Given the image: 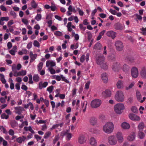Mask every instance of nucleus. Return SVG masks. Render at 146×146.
I'll use <instances>...</instances> for the list:
<instances>
[{"label":"nucleus","instance_id":"nucleus-63","mask_svg":"<svg viewBox=\"0 0 146 146\" xmlns=\"http://www.w3.org/2000/svg\"><path fill=\"white\" fill-rule=\"evenodd\" d=\"M7 46L8 49H9L11 48L12 46V43L10 42H9L7 43Z\"/></svg>","mask_w":146,"mask_h":146},{"label":"nucleus","instance_id":"nucleus-24","mask_svg":"<svg viewBox=\"0 0 146 146\" xmlns=\"http://www.w3.org/2000/svg\"><path fill=\"white\" fill-rule=\"evenodd\" d=\"M134 58L132 57L127 56L125 58V60L129 63H132L133 62Z\"/></svg>","mask_w":146,"mask_h":146},{"label":"nucleus","instance_id":"nucleus-50","mask_svg":"<svg viewBox=\"0 0 146 146\" xmlns=\"http://www.w3.org/2000/svg\"><path fill=\"white\" fill-rule=\"evenodd\" d=\"M134 84L133 82H132L130 84L128 87H126V90H128L131 88L133 86Z\"/></svg>","mask_w":146,"mask_h":146},{"label":"nucleus","instance_id":"nucleus-14","mask_svg":"<svg viewBox=\"0 0 146 146\" xmlns=\"http://www.w3.org/2000/svg\"><path fill=\"white\" fill-rule=\"evenodd\" d=\"M78 141L80 144L84 143L86 142L84 136L82 135H80L78 138Z\"/></svg>","mask_w":146,"mask_h":146},{"label":"nucleus","instance_id":"nucleus-48","mask_svg":"<svg viewBox=\"0 0 146 146\" xmlns=\"http://www.w3.org/2000/svg\"><path fill=\"white\" fill-rule=\"evenodd\" d=\"M15 109L16 110L19 111H22L24 110V109L23 107L20 106L15 107Z\"/></svg>","mask_w":146,"mask_h":146},{"label":"nucleus","instance_id":"nucleus-62","mask_svg":"<svg viewBox=\"0 0 146 146\" xmlns=\"http://www.w3.org/2000/svg\"><path fill=\"white\" fill-rule=\"evenodd\" d=\"M22 22L26 25H27L28 23V21L27 19H23L22 20Z\"/></svg>","mask_w":146,"mask_h":146},{"label":"nucleus","instance_id":"nucleus-61","mask_svg":"<svg viewBox=\"0 0 146 146\" xmlns=\"http://www.w3.org/2000/svg\"><path fill=\"white\" fill-rule=\"evenodd\" d=\"M21 89L25 91H26L28 89V88L25 85H23L21 86Z\"/></svg>","mask_w":146,"mask_h":146},{"label":"nucleus","instance_id":"nucleus-17","mask_svg":"<svg viewBox=\"0 0 146 146\" xmlns=\"http://www.w3.org/2000/svg\"><path fill=\"white\" fill-rule=\"evenodd\" d=\"M101 78L104 82L106 83L108 82L107 74L106 73H104L102 74Z\"/></svg>","mask_w":146,"mask_h":146},{"label":"nucleus","instance_id":"nucleus-20","mask_svg":"<svg viewBox=\"0 0 146 146\" xmlns=\"http://www.w3.org/2000/svg\"><path fill=\"white\" fill-rule=\"evenodd\" d=\"M26 139V137L24 136L19 137L16 139V141L20 143H21L23 141L24 142Z\"/></svg>","mask_w":146,"mask_h":146},{"label":"nucleus","instance_id":"nucleus-2","mask_svg":"<svg viewBox=\"0 0 146 146\" xmlns=\"http://www.w3.org/2000/svg\"><path fill=\"white\" fill-rule=\"evenodd\" d=\"M114 125L111 122L106 123L103 127L104 131L106 133H111L113 129Z\"/></svg>","mask_w":146,"mask_h":146},{"label":"nucleus","instance_id":"nucleus-57","mask_svg":"<svg viewBox=\"0 0 146 146\" xmlns=\"http://www.w3.org/2000/svg\"><path fill=\"white\" fill-rule=\"evenodd\" d=\"M13 24V20H11L9 21L7 23V26L9 27H10Z\"/></svg>","mask_w":146,"mask_h":146},{"label":"nucleus","instance_id":"nucleus-33","mask_svg":"<svg viewBox=\"0 0 146 146\" xmlns=\"http://www.w3.org/2000/svg\"><path fill=\"white\" fill-rule=\"evenodd\" d=\"M40 80V78L38 74H35L33 76V80L36 82H38Z\"/></svg>","mask_w":146,"mask_h":146},{"label":"nucleus","instance_id":"nucleus-36","mask_svg":"<svg viewBox=\"0 0 146 146\" xmlns=\"http://www.w3.org/2000/svg\"><path fill=\"white\" fill-rule=\"evenodd\" d=\"M86 33L88 34V39L89 41H90V40L92 38V33L89 31L87 32Z\"/></svg>","mask_w":146,"mask_h":146},{"label":"nucleus","instance_id":"nucleus-11","mask_svg":"<svg viewBox=\"0 0 146 146\" xmlns=\"http://www.w3.org/2000/svg\"><path fill=\"white\" fill-rule=\"evenodd\" d=\"M129 117L131 119L134 121H139L140 120V118L139 116L133 113L130 114L129 115Z\"/></svg>","mask_w":146,"mask_h":146},{"label":"nucleus","instance_id":"nucleus-30","mask_svg":"<svg viewBox=\"0 0 146 146\" xmlns=\"http://www.w3.org/2000/svg\"><path fill=\"white\" fill-rule=\"evenodd\" d=\"M101 65V67L104 69L107 70L108 68L107 63L105 62L103 63Z\"/></svg>","mask_w":146,"mask_h":146},{"label":"nucleus","instance_id":"nucleus-15","mask_svg":"<svg viewBox=\"0 0 146 146\" xmlns=\"http://www.w3.org/2000/svg\"><path fill=\"white\" fill-rule=\"evenodd\" d=\"M90 144L92 146H97V143L96 140L94 137L90 138L89 140Z\"/></svg>","mask_w":146,"mask_h":146},{"label":"nucleus","instance_id":"nucleus-13","mask_svg":"<svg viewBox=\"0 0 146 146\" xmlns=\"http://www.w3.org/2000/svg\"><path fill=\"white\" fill-rule=\"evenodd\" d=\"M141 77L143 79L146 78V69L145 67H143L140 72Z\"/></svg>","mask_w":146,"mask_h":146},{"label":"nucleus","instance_id":"nucleus-38","mask_svg":"<svg viewBox=\"0 0 146 146\" xmlns=\"http://www.w3.org/2000/svg\"><path fill=\"white\" fill-rule=\"evenodd\" d=\"M10 124L11 126L13 127H14L17 126V123L14 120L11 122Z\"/></svg>","mask_w":146,"mask_h":146},{"label":"nucleus","instance_id":"nucleus-21","mask_svg":"<svg viewBox=\"0 0 146 146\" xmlns=\"http://www.w3.org/2000/svg\"><path fill=\"white\" fill-rule=\"evenodd\" d=\"M121 126L123 128L125 129H128L130 127L129 124L126 122L123 123L121 124Z\"/></svg>","mask_w":146,"mask_h":146},{"label":"nucleus","instance_id":"nucleus-47","mask_svg":"<svg viewBox=\"0 0 146 146\" xmlns=\"http://www.w3.org/2000/svg\"><path fill=\"white\" fill-rule=\"evenodd\" d=\"M43 65V63L42 62H41L39 63L38 68V71H40L42 69Z\"/></svg>","mask_w":146,"mask_h":146},{"label":"nucleus","instance_id":"nucleus-1","mask_svg":"<svg viewBox=\"0 0 146 146\" xmlns=\"http://www.w3.org/2000/svg\"><path fill=\"white\" fill-rule=\"evenodd\" d=\"M110 59L113 62L112 68L114 71H117L121 68L122 66L121 64L118 61H115V56L112 54L110 56Z\"/></svg>","mask_w":146,"mask_h":146},{"label":"nucleus","instance_id":"nucleus-35","mask_svg":"<svg viewBox=\"0 0 146 146\" xmlns=\"http://www.w3.org/2000/svg\"><path fill=\"white\" fill-rule=\"evenodd\" d=\"M136 94L137 99L139 101L141 100V97L140 92L138 91H136Z\"/></svg>","mask_w":146,"mask_h":146},{"label":"nucleus","instance_id":"nucleus-52","mask_svg":"<svg viewBox=\"0 0 146 146\" xmlns=\"http://www.w3.org/2000/svg\"><path fill=\"white\" fill-rule=\"evenodd\" d=\"M1 20L2 21H7L9 20V17H1Z\"/></svg>","mask_w":146,"mask_h":146},{"label":"nucleus","instance_id":"nucleus-5","mask_svg":"<svg viewBox=\"0 0 146 146\" xmlns=\"http://www.w3.org/2000/svg\"><path fill=\"white\" fill-rule=\"evenodd\" d=\"M101 104V100L97 99L92 101L91 103V106L92 108H96L99 107Z\"/></svg>","mask_w":146,"mask_h":146},{"label":"nucleus","instance_id":"nucleus-51","mask_svg":"<svg viewBox=\"0 0 146 146\" xmlns=\"http://www.w3.org/2000/svg\"><path fill=\"white\" fill-rule=\"evenodd\" d=\"M127 103L129 104H131L133 102V99L132 97H130L128 98L127 100Z\"/></svg>","mask_w":146,"mask_h":146},{"label":"nucleus","instance_id":"nucleus-18","mask_svg":"<svg viewBox=\"0 0 146 146\" xmlns=\"http://www.w3.org/2000/svg\"><path fill=\"white\" fill-rule=\"evenodd\" d=\"M102 94L104 97H109L110 96L111 93L110 90H107L103 92Z\"/></svg>","mask_w":146,"mask_h":146},{"label":"nucleus","instance_id":"nucleus-7","mask_svg":"<svg viewBox=\"0 0 146 146\" xmlns=\"http://www.w3.org/2000/svg\"><path fill=\"white\" fill-rule=\"evenodd\" d=\"M131 76L133 77L136 78L138 77L139 73L137 68L135 67H133L131 70Z\"/></svg>","mask_w":146,"mask_h":146},{"label":"nucleus","instance_id":"nucleus-42","mask_svg":"<svg viewBox=\"0 0 146 146\" xmlns=\"http://www.w3.org/2000/svg\"><path fill=\"white\" fill-rule=\"evenodd\" d=\"M9 115H6L5 113H3L1 114V118L2 119H7L9 118Z\"/></svg>","mask_w":146,"mask_h":146},{"label":"nucleus","instance_id":"nucleus-32","mask_svg":"<svg viewBox=\"0 0 146 146\" xmlns=\"http://www.w3.org/2000/svg\"><path fill=\"white\" fill-rule=\"evenodd\" d=\"M138 135L140 139H143L145 136V134L143 132L140 131L138 132Z\"/></svg>","mask_w":146,"mask_h":146},{"label":"nucleus","instance_id":"nucleus-3","mask_svg":"<svg viewBox=\"0 0 146 146\" xmlns=\"http://www.w3.org/2000/svg\"><path fill=\"white\" fill-rule=\"evenodd\" d=\"M114 98L115 100L120 102H123L125 98L123 93L121 91L117 92Z\"/></svg>","mask_w":146,"mask_h":146},{"label":"nucleus","instance_id":"nucleus-25","mask_svg":"<svg viewBox=\"0 0 146 146\" xmlns=\"http://www.w3.org/2000/svg\"><path fill=\"white\" fill-rule=\"evenodd\" d=\"M101 47L102 45L100 43L98 42L94 46V49L100 50Z\"/></svg>","mask_w":146,"mask_h":146},{"label":"nucleus","instance_id":"nucleus-39","mask_svg":"<svg viewBox=\"0 0 146 146\" xmlns=\"http://www.w3.org/2000/svg\"><path fill=\"white\" fill-rule=\"evenodd\" d=\"M37 54H35L33 55L32 56L30 57L31 58V60L30 62H33L36 59L37 57Z\"/></svg>","mask_w":146,"mask_h":146},{"label":"nucleus","instance_id":"nucleus-40","mask_svg":"<svg viewBox=\"0 0 146 146\" xmlns=\"http://www.w3.org/2000/svg\"><path fill=\"white\" fill-rule=\"evenodd\" d=\"M35 19L37 21H38L41 19V15L40 14H38L35 17Z\"/></svg>","mask_w":146,"mask_h":146},{"label":"nucleus","instance_id":"nucleus-60","mask_svg":"<svg viewBox=\"0 0 146 146\" xmlns=\"http://www.w3.org/2000/svg\"><path fill=\"white\" fill-rule=\"evenodd\" d=\"M49 71L51 74H53L55 73L56 71L55 70L52 68L49 69Z\"/></svg>","mask_w":146,"mask_h":146},{"label":"nucleus","instance_id":"nucleus-31","mask_svg":"<svg viewBox=\"0 0 146 146\" xmlns=\"http://www.w3.org/2000/svg\"><path fill=\"white\" fill-rule=\"evenodd\" d=\"M69 129H66V131H62L60 133V136L63 137L65 135H67L68 133L69 132Z\"/></svg>","mask_w":146,"mask_h":146},{"label":"nucleus","instance_id":"nucleus-55","mask_svg":"<svg viewBox=\"0 0 146 146\" xmlns=\"http://www.w3.org/2000/svg\"><path fill=\"white\" fill-rule=\"evenodd\" d=\"M109 11L113 15H115L116 13V11L115 10H113L112 9H110Z\"/></svg>","mask_w":146,"mask_h":146},{"label":"nucleus","instance_id":"nucleus-28","mask_svg":"<svg viewBox=\"0 0 146 146\" xmlns=\"http://www.w3.org/2000/svg\"><path fill=\"white\" fill-rule=\"evenodd\" d=\"M117 86L118 88H121L123 86V82L121 80H119L117 83Z\"/></svg>","mask_w":146,"mask_h":146},{"label":"nucleus","instance_id":"nucleus-56","mask_svg":"<svg viewBox=\"0 0 146 146\" xmlns=\"http://www.w3.org/2000/svg\"><path fill=\"white\" fill-rule=\"evenodd\" d=\"M32 42H31L29 43L27 46V48L29 49L31 48L32 46Z\"/></svg>","mask_w":146,"mask_h":146},{"label":"nucleus","instance_id":"nucleus-4","mask_svg":"<svg viewBox=\"0 0 146 146\" xmlns=\"http://www.w3.org/2000/svg\"><path fill=\"white\" fill-rule=\"evenodd\" d=\"M114 111L118 114H120L123 112V110L125 109V107L123 104L119 103L114 106Z\"/></svg>","mask_w":146,"mask_h":146},{"label":"nucleus","instance_id":"nucleus-8","mask_svg":"<svg viewBox=\"0 0 146 146\" xmlns=\"http://www.w3.org/2000/svg\"><path fill=\"white\" fill-rule=\"evenodd\" d=\"M115 46L117 50L121 51L123 50V46L122 42L121 41H117L115 43Z\"/></svg>","mask_w":146,"mask_h":146},{"label":"nucleus","instance_id":"nucleus-46","mask_svg":"<svg viewBox=\"0 0 146 146\" xmlns=\"http://www.w3.org/2000/svg\"><path fill=\"white\" fill-rule=\"evenodd\" d=\"M131 111L132 112L135 113H137V108L135 106H133L131 108Z\"/></svg>","mask_w":146,"mask_h":146},{"label":"nucleus","instance_id":"nucleus-6","mask_svg":"<svg viewBox=\"0 0 146 146\" xmlns=\"http://www.w3.org/2000/svg\"><path fill=\"white\" fill-rule=\"evenodd\" d=\"M105 57L102 54H98L96 58V62L98 64L101 65L104 62Z\"/></svg>","mask_w":146,"mask_h":146},{"label":"nucleus","instance_id":"nucleus-16","mask_svg":"<svg viewBox=\"0 0 146 146\" xmlns=\"http://www.w3.org/2000/svg\"><path fill=\"white\" fill-rule=\"evenodd\" d=\"M48 85V82H44L43 83L42 82H40L38 84V88L41 90L43 88H45Z\"/></svg>","mask_w":146,"mask_h":146},{"label":"nucleus","instance_id":"nucleus-19","mask_svg":"<svg viewBox=\"0 0 146 146\" xmlns=\"http://www.w3.org/2000/svg\"><path fill=\"white\" fill-rule=\"evenodd\" d=\"M117 136L118 141L119 142L121 143L123 141V138L122 133L121 132H117Z\"/></svg>","mask_w":146,"mask_h":146},{"label":"nucleus","instance_id":"nucleus-59","mask_svg":"<svg viewBox=\"0 0 146 146\" xmlns=\"http://www.w3.org/2000/svg\"><path fill=\"white\" fill-rule=\"evenodd\" d=\"M1 9L3 11H5L7 10L6 8L3 5H1L0 6Z\"/></svg>","mask_w":146,"mask_h":146},{"label":"nucleus","instance_id":"nucleus-9","mask_svg":"<svg viewBox=\"0 0 146 146\" xmlns=\"http://www.w3.org/2000/svg\"><path fill=\"white\" fill-rule=\"evenodd\" d=\"M108 139L109 143L111 145H115L117 143V141L114 137L112 135L108 137Z\"/></svg>","mask_w":146,"mask_h":146},{"label":"nucleus","instance_id":"nucleus-54","mask_svg":"<svg viewBox=\"0 0 146 146\" xmlns=\"http://www.w3.org/2000/svg\"><path fill=\"white\" fill-rule=\"evenodd\" d=\"M99 15L102 18H105L106 17V15L104 13H100L99 14Z\"/></svg>","mask_w":146,"mask_h":146},{"label":"nucleus","instance_id":"nucleus-41","mask_svg":"<svg viewBox=\"0 0 146 146\" xmlns=\"http://www.w3.org/2000/svg\"><path fill=\"white\" fill-rule=\"evenodd\" d=\"M53 86H51L47 88V90L50 93H51L53 91Z\"/></svg>","mask_w":146,"mask_h":146},{"label":"nucleus","instance_id":"nucleus-27","mask_svg":"<svg viewBox=\"0 0 146 146\" xmlns=\"http://www.w3.org/2000/svg\"><path fill=\"white\" fill-rule=\"evenodd\" d=\"M90 122L91 125H94L96 123V119L94 117H92L90 118Z\"/></svg>","mask_w":146,"mask_h":146},{"label":"nucleus","instance_id":"nucleus-49","mask_svg":"<svg viewBox=\"0 0 146 146\" xmlns=\"http://www.w3.org/2000/svg\"><path fill=\"white\" fill-rule=\"evenodd\" d=\"M59 138V135L55 136L54 139L53 140V142L54 144H55L56 142L58 141Z\"/></svg>","mask_w":146,"mask_h":146},{"label":"nucleus","instance_id":"nucleus-23","mask_svg":"<svg viewBox=\"0 0 146 146\" xmlns=\"http://www.w3.org/2000/svg\"><path fill=\"white\" fill-rule=\"evenodd\" d=\"M145 127V124L143 122H141L139 123L138 126V129L139 131H142Z\"/></svg>","mask_w":146,"mask_h":146},{"label":"nucleus","instance_id":"nucleus-37","mask_svg":"<svg viewBox=\"0 0 146 146\" xmlns=\"http://www.w3.org/2000/svg\"><path fill=\"white\" fill-rule=\"evenodd\" d=\"M51 132H50L48 131L45 133L44 137L45 139H47L51 135Z\"/></svg>","mask_w":146,"mask_h":146},{"label":"nucleus","instance_id":"nucleus-12","mask_svg":"<svg viewBox=\"0 0 146 146\" xmlns=\"http://www.w3.org/2000/svg\"><path fill=\"white\" fill-rule=\"evenodd\" d=\"M116 33L112 31H108L106 33L107 35L113 39L116 36Z\"/></svg>","mask_w":146,"mask_h":146},{"label":"nucleus","instance_id":"nucleus-43","mask_svg":"<svg viewBox=\"0 0 146 146\" xmlns=\"http://www.w3.org/2000/svg\"><path fill=\"white\" fill-rule=\"evenodd\" d=\"M54 34L55 35L59 36H62V32L58 31H55L54 33Z\"/></svg>","mask_w":146,"mask_h":146},{"label":"nucleus","instance_id":"nucleus-64","mask_svg":"<svg viewBox=\"0 0 146 146\" xmlns=\"http://www.w3.org/2000/svg\"><path fill=\"white\" fill-rule=\"evenodd\" d=\"M9 133L10 135H13L14 134V131L12 129H10L9 131Z\"/></svg>","mask_w":146,"mask_h":146},{"label":"nucleus","instance_id":"nucleus-45","mask_svg":"<svg viewBox=\"0 0 146 146\" xmlns=\"http://www.w3.org/2000/svg\"><path fill=\"white\" fill-rule=\"evenodd\" d=\"M33 45L37 47H39L40 46V44L39 42L36 40H34L33 43Z\"/></svg>","mask_w":146,"mask_h":146},{"label":"nucleus","instance_id":"nucleus-26","mask_svg":"<svg viewBox=\"0 0 146 146\" xmlns=\"http://www.w3.org/2000/svg\"><path fill=\"white\" fill-rule=\"evenodd\" d=\"M130 68L126 64H124L123 66V70L125 72H128L130 70Z\"/></svg>","mask_w":146,"mask_h":146},{"label":"nucleus","instance_id":"nucleus-22","mask_svg":"<svg viewBox=\"0 0 146 146\" xmlns=\"http://www.w3.org/2000/svg\"><path fill=\"white\" fill-rule=\"evenodd\" d=\"M135 136L134 133L132 132L130 135L128 136L127 137V139L129 141H132L135 139Z\"/></svg>","mask_w":146,"mask_h":146},{"label":"nucleus","instance_id":"nucleus-29","mask_svg":"<svg viewBox=\"0 0 146 146\" xmlns=\"http://www.w3.org/2000/svg\"><path fill=\"white\" fill-rule=\"evenodd\" d=\"M0 80L3 84H5L6 82V81L4 78V75L2 74H0Z\"/></svg>","mask_w":146,"mask_h":146},{"label":"nucleus","instance_id":"nucleus-58","mask_svg":"<svg viewBox=\"0 0 146 146\" xmlns=\"http://www.w3.org/2000/svg\"><path fill=\"white\" fill-rule=\"evenodd\" d=\"M0 101L2 104H5L6 102L5 99L3 97H1L0 98Z\"/></svg>","mask_w":146,"mask_h":146},{"label":"nucleus","instance_id":"nucleus-44","mask_svg":"<svg viewBox=\"0 0 146 146\" xmlns=\"http://www.w3.org/2000/svg\"><path fill=\"white\" fill-rule=\"evenodd\" d=\"M20 72V76H24L26 74V70H21V71L19 72Z\"/></svg>","mask_w":146,"mask_h":146},{"label":"nucleus","instance_id":"nucleus-10","mask_svg":"<svg viewBox=\"0 0 146 146\" xmlns=\"http://www.w3.org/2000/svg\"><path fill=\"white\" fill-rule=\"evenodd\" d=\"M113 27L115 29L118 30H122L124 28L123 25L119 22L115 23L113 25Z\"/></svg>","mask_w":146,"mask_h":146},{"label":"nucleus","instance_id":"nucleus-53","mask_svg":"<svg viewBox=\"0 0 146 146\" xmlns=\"http://www.w3.org/2000/svg\"><path fill=\"white\" fill-rule=\"evenodd\" d=\"M10 14L13 17V18H15L16 17V13L14 11H11L10 12Z\"/></svg>","mask_w":146,"mask_h":146},{"label":"nucleus","instance_id":"nucleus-34","mask_svg":"<svg viewBox=\"0 0 146 146\" xmlns=\"http://www.w3.org/2000/svg\"><path fill=\"white\" fill-rule=\"evenodd\" d=\"M31 4V6L33 8H36L37 7V5L35 1L34 0L32 1Z\"/></svg>","mask_w":146,"mask_h":146}]
</instances>
